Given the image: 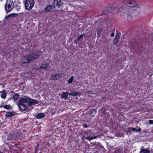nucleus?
I'll return each instance as SVG.
<instances>
[{
	"mask_svg": "<svg viewBox=\"0 0 153 153\" xmlns=\"http://www.w3.org/2000/svg\"><path fill=\"white\" fill-rule=\"evenodd\" d=\"M18 106L22 111H25L27 108V106L24 103H18Z\"/></svg>",
	"mask_w": 153,
	"mask_h": 153,
	"instance_id": "0eeeda50",
	"label": "nucleus"
},
{
	"mask_svg": "<svg viewBox=\"0 0 153 153\" xmlns=\"http://www.w3.org/2000/svg\"><path fill=\"white\" fill-rule=\"evenodd\" d=\"M130 16V17H131V16L130 15H129V16Z\"/></svg>",
	"mask_w": 153,
	"mask_h": 153,
	"instance_id": "7c9ffc66",
	"label": "nucleus"
},
{
	"mask_svg": "<svg viewBox=\"0 0 153 153\" xmlns=\"http://www.w3.org/2000/svg\"><path fill=\"white\" fill-rule=\"evenodd\" d=\"M14 112H8L5 115L7 117H12L14 115Z\"/></svg>",
	"mask_w": 153,
	"mask_h": 153,
	"instance_id": "4468645a",
	"label": "nucleus"
},
{
	"mask_svg": "<svg viewBox=\"0 0 153 153\" xmlns=\"http://www.w3.org/2000/svg\"><path fill=\"white\" fill-rule=\"evenodd\" d=\"M113 6H117V4H114Z\"/></svg>",
	"mask_w": 153,
	"mask_h": 153,
	"instance_id": "c756f323",
	"label": "nucleus"
},
{
	"mask_svg": "<svg viewBox=\"0 0 153 153\" xmlns=\"http://www.w3.org/2000/svg\"><path fill=\"white\" fill-rule=\"evenodd\" d=\"M2 93L1 95V97L3 98H5L6 96L7 93L5 91H3L1 92Z\"/></svg>",
	"mask_w": 153,
	"mask_h": 153,
	"instance_id": "a211bd4d",
	"label": "nucleus"
},
{
	"mask_svg": "<svg viewBox=\"0 0 153 153\" xmlns=\"http://www.w3.org/2000/svg\"><path fill=\"white\" fill-rule=\"evenodd\" d=\"M85 36V35H84V34H83V35H81L79 36V38H78V39H79H79H82L83 38V37H84Z\"/></svg>",
	"mask_w": 153,
	"mask_h": 153,
	"instance_id": "b1692460",
	"label": "nucleus"
},
{
	"mask_svg": "<svg viewBox=\"0 0 153 153\" xmlns=\"http://www.w3.org/2000/svg\"><path fill=\"white\" fill-rule=\"evenodd\" d=\"M14 5L12 0H7L5 6L6 10L8 12L10 11L13 9Z\"/></svg>",
	"mask_w": 153,
	"mask_h": 153,
	"instance_id": "20e7f679",
	"label": "nucleus"
},
{
	"mask_svg": "<svg viewBox=\"0 0 153 153\" xmlns=\"http://www.w3.org/2000/svg\"><path fill=\"white\" fill-rule=\"evenodd\" d=\"M13 99L15 100H17L19 97V95L18 94H16L15 95H14L13 97Z\"/></svg>",
	"mask_w": 153,
	"mask_h": 153,
	"instance_id": "4be33fe9",
	"label": "nucleus"
},
{
	"mask_svg": "<svg viewBox=\"0 0 153 153\" xmlns=\"http://www.w3.org/2000/svg\"><path fill=\"white\" fill-rule=\"evenodd\" d=\"M124 3L127 6L130 7H134L137 6L135 1L132 0H126L124 1Z\"/></svg>",
	"mask_w": 153,
	"mask_h": 153,
	"instance_id": "39448f33",
	"label": "nucleus"
},
{
	"mask_svg": "<svg viewBox=\"0 0 153 153\" xmlns=\"http://www.w3.org/2000/svg\"><path fill=\"white\" fill-rule=\"evenodd\" d=\"M61 5V0H55L53 3V8L57 7L59 8Z\"/></svg>",
	"mask_w": 153,
	"mask_h": 153,
	"instance_id": "423d86ee",
	"label": "nucleus"
},
{
	"mask_svg": "<svg viewBox=\"0 0 153 153\" xmlns=\"http://www.w3.org/2000/svg\"><path fill=\"white\" fill-rule=\"evenodd\" d=\"M41 54V52L40 51H37L32 54H30L22 58V61L23 64L28 63L37 58Z\"/></svg>",
	"mask_w": 153,
	"mask_h": 153,
	"instance_id": "f257e3e1",
	"label": "nucleus"
},
{
	"mask_svg": "<svg viewBox=\"0 0 153 153\" xmlns=\"http://www.w3.org/2000/svg\"><path fill=\"white\" fill-rule=\"evenodd\" d=\"M135 128H129L128 129V132H132L133 131H135Z\"/></svg>",
	"mask_w": 153,
	"mask_h": 153,
	"instance_id": "412c9836",
	"label": "nucleus"
},
{
	"mask_svg": "<svg viewBox=\"0 0 153 153\" xmlns=\"http://www.w3.org/2000/svg\"><path fill=\"white\" fill-rule=\"evenodd\" d=\"M74 79V76H71V77L68 80V82L69 84H71Z\"/></svg>",
	"mask_w": 153,
	"mask_h": 153,
	"instance_id": "aec40b11",
	"label": "nucleus"
},
{
	"mask_svg": "<svg viewBox=\"0 0 153 153\" xmlns=\"http://www.w3.org/2000/svg\"><path fill=\"white\" fill-rule=\"evenodd\" d=\"M97 137V136H95L94 137H86V139L88 140L89 141H90L92 140L95 139Z\"/></svg>",
	"mask_w": 153,
	"mask_h": 153,
	"instance_id": "6ab92c4d",
	"label": "nucleus"
},
{
	"mask_svg": "<svg viewBox=\"0 0 153 153\" xmlns=\"http://www.w3.org/2000/svg\"><path fill=\"white\" fill-rule=\"evenodd\" d=\"M143 148V146L140 148V153H149L150 152V150L148 149H144Z\"/></svg>",
	"mask_w": 153,
	"mask_h": 153,
	"instance_id": "6e6552de",
	"label": "nucleus"
},
{
	"mask_svg": "<svg viewBox=\"0 0 153 153\" xmlns=\"http://www.w3.org/2000/svg\"><path fill=\"white\" fill-rule=\"evenodd\" d=\"M27 102L29 105H35L38 104V102L35 100L30 99L28 97L24 96L20 99L18 102V103H24Z\"/></svg>",
	"mask_w": 153,
	"mask_h": 153,
	"instance_id": "f03ea898",
	"label": "nucleus"
},
{
	"mask_svg": "<svg viewBox=\"0 0 153 153\" xmlns=\"http://www.w3.org/2000/svg\"><path fill=\"white\" fill-rule=\"evenodd\" d=\"M120 34H116V36L113 40V42L114 44L116 45L118 43V39L120 38Z\"/></svg>",
	"mask_w": 153,
	"mask_h": 153,
	"instance_id": "1a4fd4ad",
	"label": "nucleus"
},
{
	"mask_svg": "<svg viewBox=\"0 0 153 153\" xmlns=\"http://www.w3.org/2000/svg\"><path fill=\"white\" fill-rule=\"evenodd\" d=\"M111 37H113L114 36V33H112L111 35Z\"/></svg>",
	"mask_w": 153,
	"mask_h": 153,
	"instance_id": "cd10ccee",
	"label": "nucleus"
},
{
	"mask_svg": "<svg viewBox=\"0 0 153 153\" xmlns=\"http://www.w3.org/2000/svg\"><path fill=\"white\" fill-rule=\"evenodd\" d=\"M79 93L78 91L71 92L69 94L71 95L76 96L79 95Z\"/></svg>",
	"mask_w": 153,
	"mask_h": 153,
	"instance_id": "f3484780",
	"label": "nucleus"
},
{
	"mask_svg": "<svg viewBox=\"0 0 153 153\" xmlns=\"http://www.w3.org/2000/svg\"><path fill=\"white\" fill-rule=\"evenodd\" d=\"M69 93L68 91H66L65 92H63L62 93L61 98L66 99Z\"/></svg>",
	"mask_w": 153,
	"mask_h": 153,
	"instance_id": "9d476101",
	"label": "nucleus"
},
{
	"mask_svg": "<svg viewBox=\"0 0 153 153\" xmlns=\"http://www.w3.org/2000/svg\"><path fill=\"white\" fill-rule=\"evenodd\" d=\"M60 74H53L52 76L51 79L53 80H57L59 78Z\"/></svg>",
	"mask_w": 153,
	"mask_h": 153,
	"instance_id": "9b49d317",
	"label": "nucleus"
},
{
	"mask_svg": "<svg viewBox=\"0 0 153 153\" xmlns=\"http://www.w3.org/2000/svg\"><path fill=\"white\" fill-rule=\"evenodd\" d=\"M34 4L33 0H25V6L26 9L28 10H30L33 7Z\"/></svg>",
	"mask_w": 153,
	"mask_h": 153,
	"instance_id": "7ed1b4c3",
	"label": "nucleus"
},
{
	"mask_svg": "<svg viewBox=\"0 0 153 153\" xmlns=\"http://www.w3.org/2000/svg\"><path fill=\"white\" fill-rule=\"evenodd\" d=\"M83 127L84 128H86L88 127V126L86 124H84L83 125Z\"/></svg>",
	"mask_w": 153,
	"mask_h": 153,
	"instance_id": "c85d7f7f",
	"label": "nucleus"
},
{
	"mask_svg": "<svg viewBox=\"0 0 153 153\" xmlns=\"http://www.w3.org/2000/svg\"><path fill=\"white\" fill-rule=\"evenodd\" d=\"M4 137L5 138V140H12V135L11 134H9L8 135H5Z\"/></svg>",
	"mask_w": 153,
	"mask_h": 153,
	"instance_id": "ddd939ff",
	"label": "nucleus"
},
{
	"mask_svg": "<svg viewBox=\"0 0 153 153\" xmlns=\"http://www.w3.org/2000/svg\"><path fill=\"white\" fill-rule=\"evenodd\" d=\"M79 41V39H78V38H77V39H75V40H74V42L75 44H77V42Z\"/></svg>",
	"mask_w": 153,
	"mask_h": 153,
	"instance_id": "393cba45",
	"label": "nucleus"
},
{
	"mask_svg": "<svg viewBox=\"0 0 153 153\" xmlns=\"http://www.w3.org/2000/svg\"><path fill=\"white\" fill-rule=\"evenodd\" d=\"M49 66V65L48 64H45L42 65L39 68L42 70L46 69H48V68Z\"/></svg>",
	"mask_w": 153,
	"mask_h": 153,
	"instance_id": "2eb2a0df",
	"label": "nucleus"
},
{
	"mask_svg": "<svg viewBox=\"0 0 153 153\" xmlns=\"http://www.w3.org/2000/svg\"><path fill=\"white\" fill-rule=\"evenodd\" d=\"M141 130V128H139L137 129L135 128V131H136V132H138V131H140Z\"/></svg>",
	"mask_w": 153,
	"mask_h": 153,
	"instance_id": "a878e982",
	"label": "nucleus"
},
{
	"mask_svg": "<svg viewBox=\"0 0 153 153\" xmlns=\"http://www.w3.org/2000/svg\"><path fill=\"white\" fill-rule=\"evenodd\" d=\"M53 6L51 5H48L45 9V10L46 12H49L51 11L53 9Z\"/></svg>",
	"mask_w": 153,
	"mask_h": 153,
	"instance_id": "f8f14e48",
	"label": "nucleus"
},
{
	"mask_svg": "<svg viewBox=\"0 0 153 153\" xmlns=\"http://www.w3.org/2000/svg\"><path fill=\"white\" fill-rule=\"evenodd\" d=\"M40 153H42V152H40Z\"/></svg>",
	"mask_w": 153,
	"mask_h": 153,
	"instance_id": "2f4dec72",
	"label": "nucleus"
},
{
	"mask_svg": "<svg viewBox=\"0 0 153 153\" xmlns=\"http://www.w3.org/2000/svg\"><path fill=\"white\" fill-rule=\"evenodd\" d=\"M10 106L9 105H5L4 106H3V107L4 108L7 109H9L10 108Z\"/></svg>",
	"mask_w": 153,
	"mask_h": 153,
	"instance_id": "5701e85b",
	"label": "nucleus"
},
{
	"mask_svg": "<svg viewBox=\"0 0 153 153\" xmlns=\"http://www.w3.org/2000/svg\"><path fill=\"white\" fill-rule=\"evenodd\" d=\"M45 114L43 113H40L37 115V118L38 119H41L45 117Z\"/></svg>",
	"mask_w": 153,
	"mask_h": 153,
	"instance_id": "dca6fc26",
	"label": "nucleus"
},
{
	"mask_svg": "<svg viewBox=\"0 0 153 153\" xmlns=\"http://www.w3.org/2000/svg\"><path fill=\"white\" fill-rule=\"evenodd\" d=\"M149 124H153V120H149Z\"/></svg>",
	"mask_w": 153,
	"mask_h": 153,
	"instance_id": "bb28decb",
	"label": "nucleus"
}]
</instances>
